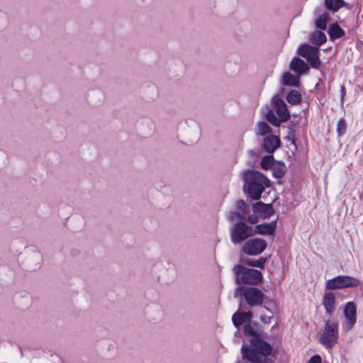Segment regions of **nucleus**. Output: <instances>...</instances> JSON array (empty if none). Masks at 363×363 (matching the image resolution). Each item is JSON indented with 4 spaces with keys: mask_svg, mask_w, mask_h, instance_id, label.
<instances>
[{
    "mask_svg": "<svg viewBox=\"0 0 363 363\" xmlns=\"http://www.w3.org/2000/svg\"><path fill=\"white\" fill-rule=\"evenodd\" d=\"M267 242L259 238L247 240L242 247V252L247 255L256 256L260 255L267 248Z\"/></svg>",
    "mask_w": 363,
    "mask_h": 363,
    "instance_id": "9",
    "label": "nucleus"
},
{
    "mask_svg": "<svg viewBox=\"0 0 363 363\" xmlns=\"http://www.w3.org/2000/svg\"><path fill=\"white\" fill-rule=\"evenodd\" d=\"M327 40L326 35L320 30H317L311 34L310 40L312 43L320 46L323 44Z\"/></svg>",
    "mask_w": 363,
    "mask_h": 363,
    "instance_id": "19",
    "label": "nucleus"
},
{
    "mask_svg": "<svg viewBox=\"0 0 363 363\" xmlns=\"http://www.w3.org/2000/svg\"><path fill=\"white\" fill-rule=\"evenodd\" d=\"M233 271L238 284L257 285L262 281L263 278L259 270L247 268L242 264L234 266Z\"/></svg>",
    "mask_w": 363,
    "mask_h": 363,
    "instance_id": "4",
    "label": "nucleus"
},
{
    "mask_svg": "<svg viewBox=\"0 0 363 363\" xmlns=\"http://www.w3.org/2000/svg\"><path fill=\"white\" fill-rule=\"evenodd\" d=\"M308 363H321V358L318 354L314 355L310 358Z\"/></svg>",
    "mask_w": 363,
    "mask_h": 363,
    "instance_id": "33",
    "label": "nucleus"
},
{
    "mask_svg": "<svg viewBox=\"0 0 363 363\" xmlns=\"http://www.w3.org/2000/svg\"><path fill=\"white\" fill-rule=\"evenodd\" d=\"M281 145V140L279 137L274 135L266 136L262 145L264 151L271 154L273 153Z\"/></svg>",
    "mask_w": 363,
    "mask_h": 363,
    "instance_id": "13",
    "label": "nucleus"
},
{
    "mask_svg": "<svg viewBox=\"0 0 363 363\" xmlns=\"http://www.w3.org/2000/svg\"><path fill=\"white\" fill-rule=\"evenodd\" d=\"M339 337L338 323L335 320H328L320 336V343L328 351H331Z\"/></svg>",
    "mask_w": 363,
    "mask_h": 363,
    "instance_id": "5",
    "label": "nucleus"
},
{
    "mask_svg": "<svg viewBox=\"0 0 363 363\" xmlns=\"http://www.w3.org/2000/svg\"><path fill=\"white\" fill-rule=\"evenodd\" d=\"M260 319H261L262 322H263L264 323L267 324V323H269L271 322L272 317L266 315H264L261 316Z\"/></svg>",
    "mask_w": 363,
    "mask_h": 363,
    "instance_id": "34",
    "label": "nucleus"
},
{
    "mask_svg": "<svg viewBox=\"0 0 363 363\" xmlns=\"http://www.w3.org/2000/svg\"><path fill=\"white\" fill-rule=\"evenodd\" d=\"M254 363H257V362H254Z\"/></svg>",
    "mask_w": 363,
    "mask_h": 363,
    "instance_id": "35",
    "label": "nucleus"
},
{
    "mask_svg": "<svg viewBox=\"0 0 363 363\" xmlns=\"http://www.w3.org/2000/svg\"><path fill=\"white\" fill-rule=\"evenodd\" d=\"M255 235L254 229L252 226L247 225L243 221L236 223L230 232L231 242L235 244H240L247 238Z\"/></svg>",
    "mask_w": 363,
    "mask_h": 363,
    "instance_id": "6",
    "label": "nucleus"
},
{
    "mask_svg": "<svg viewBox=\"0 0 363 363\" xmlns=\"http://www.w3.org/2000/svg\"><path fill=\"white\" fill-rule=\"evenodd\" d=\"M236 207L240 212L243 213L246 216L249 213V206L242 199L237 201Z\"/></svg>",
    "mask_w": 363,
    "mask_h": 363,
    "instance_id": "28",
    "label": "nucleus"
},
{
    "mask_svg": "<svg viewBox=\"0 0 363 363\" xmlns=\"http://www.w3.org/2000/svg\"><path fill=\"white\" fill-rule=\"evenodd\" d=\"M246 215H245L243 213H241V212H234V211H232L229 213L228 215V219L230 220H234L235 219H238L240 220V221H243L244 220L246 219Z\"/></svg>",
    "mask_w": 363,
    "mask_h": 363,
    "instance_id": "30",
    "label": "nucleus"
},
{
    "mask_svg": "<svg viewBox=\"0 0 363 363\" xmlns=\"http://www.w3.org/2000/svg\"><path fill=\"white\" fill-rule=\"evenodd\" d=\"M247 303L250 306H257L262 303L264 295L263 292L255 287H248L244 291Z\"/></svg>",
    "mask_w": 363,
    "mask_h": 363,
    "instance_id": "11",
    "label": "nucleus"
},
{
    "mask_svg": "<svg viewBox=\"0 0 363 363\" xmlns=\"http://www.w3.org/2000/svg\"><path fill=\"white\" fill-rule=\"evenodd\" d=\"M329 20V16L326 12L321 13L315 20V28L320 30H325Z\"/></svg>",
    "mask_w": 363,
    "mask_h": 363,
    "instance_id": "22",
    "label": "nucleus"
},
{
    "mask_svg": "<svg viewBox=\"0 0 363 363\" xmlns=\"http://www.w3.org/2000/svg\"><path fill=\"white\" fill-rule=\"evenodd\" d=\"M254 213L259 215L263 218H267L274 213V209L272 204H266L262 201H258L252 205Z\"/></svg>",
    "mask_w": 363,
    "mask_h": 363,
    "instance_id": "12",
    "label": "nucleus"
},
{
    "mask_svg": "<svg viewBox=\"0 0 363 363\" xmlns=\"http://www.w3.org/2000/svg\"><path fill=\"white\" fill-rule=\"evenodd\" d=\"M360 284V281L355 277L350 276H337L326 282L327 289H341L344 288L357 287Z\"/></svg>",
    "mask_w": 363,
    "mask_h": 363,
    "instance_id": "7",
    "label": "nucleus"
},
{
    "mask_svg": "<svg viewBox=\"0 0 363 363\" xmlns=\"http://www.w3.org/2000/svg\"><path fill=\"white\" fill-rule=\"evenodd\" d=\"M347 123L344 118H340L337 124V132L339 136L343 135L346 133Z\"/></svg>",
    "mask_w": 363,
    "mask_h": 363,
    "instance_id": "29",
    "label": "nucleus"
},
{
    "mask_svg": "<svg viewBox=\"0 0 363 363\" xmlns=\"http://www.w3.org/2000/svg\"><path fill=\"white\" fill-rule=\"evenodd\" d=\"M260 165L264 169H269L274 166V158L272 155L264 156L260 162Z\"/></svg>",
    "mask_w": 363,
    "mask_h": 363,
    "instance_id": "26",
    "label": "nucleus"
},
{
    "mask_svg": "<svg viewBox=\"0 0 363 363\" xmlns=\"http://www.w3.org/2000/svg\"><path fill=\"white\" fill-rule=\"evenodd\" d=\"M241 262L243 264H245L250 267L263 269L266 263V259L264 257H259L258 259H253L251 258H243L241 259Z\"/></svg>",
    "mask_w": 363,
    "mask_h": 363,
    "instance_id": "20",
    "label": "nucleus"
},
{
    "mask_svg": "<svg viewBox=\"0 0 363 363\" xmlns=\"http://www.w3.org/2000/svg\"><path fill=\"white\" fill-rule=\"evenodd\" d=\"M252 318V313L250 311L244 312L238 310L236 311L232 317V321L233 325L238 328L243 323L250 322Z\"/></svg>",
    "mask_w": 363,
    "mask_h": 363,
    "instance_id": "14",
    "label": "nucleus"
},
{
    "mask_svg": "<svg viewBox=\"0 0 363 363\" xmlns=\"http://www.w3.org/2000/svg\"><path fill=\"white\" fill-rule=\"evenodd\" d=\"M272 109L269 110L266 116L269 123L274 126H279L281 123L287 121L290 118V113L286 104L279 96H274L272 100Z\"/></svg>",
    "mask_w": 363,
    "mask_h": 363,
    "instance_id": "3",
    "label": "nucleus"
},
{
    "mask_svg": "<svg viewBox=\"0 0 363 363\" xmlns=\"http://www.w3.org/2000/svg\"><path fill=\"white\" fill-rule=\"evenodd\" d=\"M243 332L245 335L251 336L252 338L258 337L257 336L256 332L251 326L250 324H245L243 328Z\"/></svg>",
    "mask_w": 363,
    "mask_h": 363,
    "instance_id": "31",
    "label": "nucleus"
},
{
    "mask_svg": "<svg viewBox=\"0 0 363 363\" xmlns=\"http://www.w3.org/2000/svg\"><path fill=\"white\" fill-rule=\"evenodd\" d=\"M344 4L345 2L343 0H325V5L326 8L334 12L342 7Z\"/></svg>",
    "mask_w": 363,
    "mask_h": 363,
    "instance_id": "23",
    "label": "nucleus"
},
{
    "mask_svg": "<svg viewBox=\"0 0 363 363\" xmlns=\"http://www.w3.org/2000/svg\"><path fill=\"white\" fill-rule=\"evenodd\" d=\"M277 228V223L275 221H272L268 223L257 225L254 229L255 234L259 235H273Z\"/></svg>",
    "mask_w": 363,
    "mask_h": 363,
    "instance_id": "16",
    "label": "nucleus"
},
{
    "mask_svg": "<svg viewBox=\"0 0 363 363\" xmlns=\"http://www.w3.org/2000/svg\"><path fill=\"white\" fill-rule=\"evenodd\" d=\"M271 351L270 345L259 337L251 339L250 347L244 345L242 347L243 357L252 362H261L262 357L265 358Z\"/></svg>",
    "mask_w": 363,
    "mask_h": 363,
    "instance_id": "2",
    "label": "nucleus"
},
{
    "mask_svg": "<svg viewBox=\"0 0 363 363\" xmlns=\"http://www.w3.org/2000/svg\"><path fill=\"white\" fill-rule=\"evenodd\" d=\"M328 35L331 40L338 39L345 35V33L337 23H332L329 26Z\"/></svg>",
    "mask_w": 363,
    "mask_h": 363,
    "instance_id": "18",
    "label": "nucleus"
},
{
    "mask_svg": "<svg viewBox=\"0 0 363 363\" xmlns=\"http://www.w3.org/2000/svg\"><path fill=\"white\" fill-rule=\"evenodd\" d=\"M323 304L328 315L331 316L335 311V297L333 293L326 292L323 296Z\"/></svg>",
    "mask_w": 363,
    "mask_h": 363,
    "instance_id": "15",
    "label": "nucleus"
},
{
    "mask_svg": "<svg viewBox=\"0 0 363 363\" xmlns=\"http://www.w3.org/2000/svg\"><path fill=\"white\" fill-rule=\"evenodd\" d=\"M257 214H254V215H250L248 216L247 220L249 223H252V224H255L258 222V217L257 216Z\"/></svg>",
    "mask_w": 363,
    "mask_h": 363,
    "instance_id": "32",
    "label": "nucleus"
},
{
    "mask_svg": "<svg viewBox=\"0 0 363 363\" xmlns=\"http://www.w3.org/2000/svg\"><path fill=\"white\" fill-rule=\"evenodd\" d=\"M298 76H294L289 72H286L283 76V83L285 85L297 86L299 82V78Z\"/></svg>",
    "mask_w": 363,
    "mask_h": 363,
    "instance_id": "21",
    "label": "nucleus"
},
{
    "mask_svg": "<svg viewBox=\"0 0 363 363\" xmlns=\"http://www.w3.org/2000/svg\"><path fill=\"white\" fill-rule=\"evenodd\" d=\"M286 172V167L284 164H278L273 167V175L277 179H281Z\"/></svg>",
    "mask_w": 363,
    "mask_h": 363,
    "instance_id": "27",
    "label": "nucleus"
},
{
    "mask_svg": "<svg viewBox=\"0 0 363 363\" xmlns=\"http://www.w3.org/2000/svg\"><path fill=\"white\" fill-rule=\"evenodd\" d=\"M286 100L289 104L296 105L301 101V95L298 91L293 90L287 94Z\"/></svg>",
    "mask_w": 363,
    "mask_h": 363,
    "instance_id": "24",
    "label": "nucleus"
},
{
    "mask_svg": "<svg viewBox=\"0 0 363 363\" xmlns=\"http://www.w3.org/2000/svg\"><path fill=\"white\" fill-rule=\"evenodd\" d=\"M243 179L249 196L254 200L259 199L265 187L269 186V179L262 173L257 171H245Z\"/></svg>",
    "mask_w": 363,
    "mask_h": 363,
    "instance_id": "1",
    "label": "nucleus"
},
{
    "mask_svg": "<svg viewBox=\"0 0 363 363\" xmlns=\"http://www.w3.org/2000/svg\"><path fill=\"white\" fill-rule=\"evenodd\" d=\"M290 69L297 75L300 76L301 74L306 72L308 67L303 60L298 57H294L290 62Z\"/></svg>",
    "mask_w": 363,
    "mask_h": 363,
    "instance_id": "17",
    "label": "nucleus"
},
{
    "mask_svg": "<svg viewBox=\"0 0 363 363\" xmlns=\"http://www.w3.org/2000/svg\"><path fill=\"white\" fill-rule=\"evenodd\" d=\"M344 316L345 322L342 324V329L348 332L357 322V306L353 301L347 302L344 308Z\"/></svg>",
    "mask_w": 363,
    "mask_h": 363,
    "instance_id": "10",
    "label": "nucleus"
},
{
    "mask_svg": "<svg viewBox=\"0 0 363 363\" xmlns=\"http://www.w3.org/2000/svg\"><path fill=\"white\" fill-rule=\"evenodd\" d=\"M298 54L306 58L309 65L313 68H318L320 65V60L318 56V48L304 43L298 50Z\"/></svg>",
    "mask_w": 363,
    "mask_h": 363,
    "instance_id": "8",
    "label": "nucleus"
},
{
    "mask_svg": "<svg viewBox=\"0 0 363 363\" xmlns=\"http://www.w3.org/2000/svg\"><path fill=\"white\" fill-rule=\"evenodd\" d=\"M272 131L271 127L264 121H260L257 125L256 134L259 135H265Z\"/></svg>",
    "mask_w": 363,
    "mask_h": 363,
    "instance_id": "25",
    "label": "nucleus"
}]
</instances>
